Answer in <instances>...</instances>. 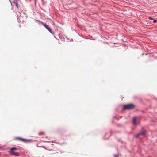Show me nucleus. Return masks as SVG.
<instances>
[{"instance_id":"1a4fd4ad","label":"nucleus","mask_w":157,"mask_h":157,"mask_svg":"<svg viewBox=\"0 0 157 157\" xmlns=\"http://www.w3.org/2000/svg\"><path fill=\"white\" fill-rule=\"evenodd\" d=\"M157 22V21L156 19H154L153 22L154 23H156Z\"/></svg>"},{"instance_id":"f8f14e48","label":"nucleus","mask_w":157,"mask_h":157,"mask_svg":"<svg viewBox=\"0 0 157 157\" xmlns=\"http://www.w3.org/2000/svg\"><path fill=\"white\" fill-rule=\"evenodd\" d=\"M10 2V3H11V4H12V2H11V0H9Z\"/></svg>"},{"instance_id":"39448f33","label":"nucleus","mask_w":157,"mask_h":157,"mask_svg":"<svg viewBox=\"0 0 157 157\" xmlns=\"http://www.w3.org/2000/svg\"><path fill=\"white\" fill-rule=\"evenodd\" d=\"M13 3L15 4L17 8H18V2L17 0H14V1H13Z\"/></svg>"},{"instance_id":"6e6552de","label":"nucleus","mask_w":157,"mask_h":157,"mask_svg":"<svg viewBox=\"0 0 157 157\" xmlns=\"http://www.w3.org/2000/svg\"><path fill=\"white\" fill-rule=\"evenodd\" d=\"M141 135L140 133H139L135 135V136L136 137H139Z\"/></svg>"},{"instance_id":"0eeeda50","label":"nucleus","mask_w":157,"mask_h":157,"mask_svg":"<svg viewBox=\"0 0 157 157\" xmlns=\"http://www.w3.org/2000/svg\"><path fill=\"white\" fill-rule=\"evenodd\" d=\"M19 139L20 140H21L22 141L24 142H25L26 141H27V140L25 139H24L21 138H19Z\"/></svg>"},{"instance_id":"7ed1b4c3","label":"nucleus","mask_w":157,"mask_h":157,"mask_svg":"<svg viewBox=\"0 0 157 157\" xmlns=\"http://www.w3.org/2000/svg\"><path fill=\"white\" fill-rule=\"evenodd\" d=\"M43 25L50 32L52 33V31L51 29L49 27L48 25L44 24H43Z\"/></svg>"},{"instance_id":"f03ea898","label":"nucleus","mask_w":157,"mask_h":157,"mask_svg":"<svg viewBox=\"0 0 157 157\" xmlns=\"http://www.w3.org/2000/svg\"><path fill=\"white\" fill-rule=\"evenodd\" d=\"M134 108V105L132 104L125 105L124 106L123 109H132Z\"/></svg>"},{"instance_id":"9b49d317","label":"nucleus","mask_w":157,"mask_h":157,"mask_svg":"<svg viewBox=\"0 0 157 157\" xmlns=\"http://www.w3.org/2000/svg\"><path fill=\"white\" fill-rule=\"evenodd\" d=\"M149 19H150V20H151V19H153L152 17H149Z\"/></svg>"},{"instance_id":"9d476101","label":"nucleus","mask_w":157,"mask_h":157,"mask_svg":"<svg viewBox=\"0 0 157 157\" xmlns=\"http://www.w3.org/2000/svg\"><path fill=\"white\" fill-rule=\"evenodd\" d=\"M114 156L115 157H118L117 155H114Z\"/></svg>"},{"instance_id":"423d86ee","label":"nucleus","mask_w":157,"mask_h":157,"mask_svg":"<svg viewBox=\"0 0 157 157\" xmlns=\"http://www.w3.org/2000/svg\"><path fill=\"white\" fill-rule=\"evenodd\" d=\"M146 133V132L145 130H142L141 131V135H142L143 136H144Z\"/></svg>"},{"instance_id":"20e7f679","label":"nucleus","mask_w":157,"mask_h":157,"mask_svg":"<svg viewBox=\"0 0 157 157\" xmlns=\"http://www.w3.org/2000/svg\"><path fill=\"white\" fill-rule=\"evenodd\" d=\"M136 117H134L132 119V123L133 124L135 125H136L138 124V123L136 121Z\"/></svg>"},{"instance_id":"f257e3e1","label":"nucleus","mask_w":157,"mask_h":157,"mask_svg":"<svg viewBox=\"0 0 157 157\" xmlns=\"http://www.w3.org/2000/svg\"><path fill=\"white\" fill-rule=\"evenodd\" d=\"M18 149L16 147H12L10 149V151L9 152V154L11 155H14L16 156L19 155V154L17 152H16L14 151L17 150Z\"/></svg>"}]
</instances>
